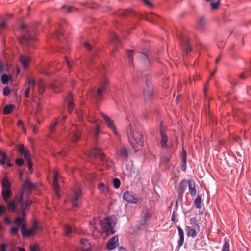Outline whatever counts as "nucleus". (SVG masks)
Wrapping results in <instances>:
<instances>
[{"label":"nucleus","mask_w":251,"mask_h":251,"mask_svg":"<svg viewBox=\"0 0 251 251\" xmlns=\"http://www.w3.org/2000/svg\"><path fill=\"white\" fill-rule=\"evenodd\" d=\"M32 203V201L30 199L27 200L25 204L22 203L18 212V214L20 216L16 218L14 220L15 224L20 226L22 234L24 236L27 237L32 236L36 233V231H34L32 228L29 229H26V224L25 222L27 211H29L30 206Z\"/></svg>","instance_id":"obj_1"},{"label":"nucleus","mask_w":251,"mask_h":251,"mask_svg":"<svg viewBox=\"0 0 251 251\" xmlns=\"http://www.w3.org/2000/svg\"><path fill=\"white\" fill-rule=\"evenodd\" d=\"M130 144L133 148H136L137 146H142L144 144L143 135L136 127L135 124L130 123Z\"/></svg>","instance_id":"obj_2"},{"label":"nucleus","mask_w":251,"mask_h":251,"mask_svg":"<svg viewBox=\"0 0 251 251\" xmlns=\"http://www.w3.org/2000/svg\"><path fill=\"white\" fill-rule=\"evenodd\" d=\"M103 232L108 234H113L115 233L113 229L116 224L115 219L112 217H106L100 223Z\"/></svg>","instance_id":"obj_3"},{"label":"nucleus","mask_w":251,"mask_h":251,"mask_svg":"<svg viewBox=\"0 0 251 251\" xmlns=\"http://www.w3.org/2000/svg\"><path fill=\"white\" fill-rule=\"evenodd\" d=\"M108 81L104 78L98 88L93 92V97L98 100H100L108 87Z\"/></svg>","instance_id":"obj_4"},{"label":"nucleus","mask_w":251,"mask_h":251,"mask_svg":"<svg viewBox=\"0 0 251 251\" xmlns=\"http://www.w3.org/2000/svg\"><path fill=\"white\" fill-rule=\"evenodd\" d=\"M2 195L5 202H7V200L12 195L11 190V185L8 180L6 178L3 179L2 181Z\"/></svg>","instance_id":"obj_5"},{"label":"nucleus","mask_w":251,"mask_h":251,"mask_svg":"<svg viewBox=\"0 0 251 251\" xmlns=\"http://www.w3.org/2000/svg\"><path fill=\"white\" fill-rule=\"evenodd\" d=\"M28 199H27L25 201L28 200ZM23 192L20 194L19 196H16L15 197L14 199V201H9L8 200L7 202H5L7 203V205L8 208V210L10 211H11L12 212H14L15 211L16 208V204L15 203V202L16 203H20L22 204V203L25 204V202L24 203L23 202ZM22 205H21V206Z\"/></svg>","instance_id":"obj_6"},{"label":"nucleus","mask_w":251,"mask_h":251,"mask_svg":"<svg viewBox=\"0 0 251 251\" xmlns=\"http://www.w3.org/2000/svg\"><path fill=\"white\" fill-rule=\"evenodd\" d=\"M89 155L92 156L95 158L99 157L103 164L106 163L108 160V158L106 155L102 152L101 149L99 148H95L92 149Z\"/></svg>","instance_id":"obj_7"},{"label":"nucleus","mask_w":251,"mask_h":251,"mask_svg":"<svg viewBox=\"0 0 251 251\" xmlns=\"http://www.w3.org/2000/svg\"><path fill=\"white\" fill-rule=\"evenodd\" d=\"M123 198L128 203H136L138 199L136 198L132 192L126 191L123 193Z\"/></svg>","instance_id":"obj_8"},{"label":"nucleus","mask_w":251,"mask_h":251,"mask_svg":"<svg viewBox=\"0 0 251 251\" xmlns=\"http://www.w3.org/2000/svg\"><path fill=\"white\" fill-rule=\"evenodd\" d=\"M100 115L103 118L107 126L112 130L115 134H117V133L113 121L111 120L108 116L103 113H100Z\"/></svg>","instance_id":"obj_9"},{"label":"nucleus","mask_w":251,"mask_h":251,"mask_svg":"<svg viewBox=\"0 0 251 251\" xmlns=\"http://www.w3.org/2000/svg\"><path fill=\"white\" fill-rule=\"evenodd\" d=\"M36 184L32 183L29 180L27 179L25 180L23 184V189L27 192L28 194H30L31 192L36 188Z\"/></svg>","instance_id":"obj_10"},{"label":"nucleus","mask_w":251,"mask_h":251,"mask_svg":"<svg viewBox=\"0 0 251 251\" xmlns=\"http://www.w3.org/2000/svg\"><path fill=\"white\" fill-rule=\"evenodd\" d=\"M152 87L150 83L147 82L146 88L143 90V96L146 100L151 99L152 96Z\"/></svg>","instance_id":"obj_11"},{"label":"nucleus","mask_w":251,"mask_h":251,"mask_svg":"<svg viewBox=\"0 0 251 251\" xmlns=\"http://www.w3.org/2000/svg\"><path fill=\"white\" fill-rule=\"evenodd\" d=\"M196 226V229L192 228V227L188 226L186 227L185 230L188 236L192 237L193 238H195L197 236L198 233L200 232V226L197 225Z\"/></svg>","instance_id":"obj_12"},{"label":"nucleus","mask_w":251,"mask_h":251,"mask_svg":"<svg viewBox=\"0 0 251 251\" xmlns=\"http://www.w3.org/2000/svg\"><path fill=\"white\" fill-rule=\"evenodd\" d=\"M33 39L28 33V31L26 32L19 39L20 44L22 45H28L30 41Z\"/></svg>","instance_id":"obj_13"},{"label":"nucleus","mask_w":251,"mask_h":251,"mask_svg":"<svg viewBox=\"0 0 251 251\" xmlns=\"http://www.w3.org/2000/svg\"><path fill=\"white\" fill-rule=\"evenodd\" d=\"M119 245L118 238L117 236L112 237L107 243V248L108 250H111Z\"/></svg>","instance_id":"obj_14"},{"label":"nucleus","mask_w":251,"mask_h":251,"mask_svg":"<svg viewBox=\"0 0 251 251\" xmlns=\"http://www.w3.org/2000/svg\"><path fill=\"white\" fill-rule=\"evenodd\" d=\"M58 179V174L56 171L54 172V177L53 179V187L54 188V190L55 193L57 197L58 198H60L59 194V185L57 181Z\"/></svg>","instance_id":"obj_15"},{"label":"nucleus","mask_w":251,"mask_h":251,"mask_svg":"<svg viewBox=\"0 0 251 251\" xmlns=\"http://www.w3.org/2000/svg\"><path fill=\"white\" fill-rule=\"evenodd\" d=\"M18 150L20 153L24 155L25 158L26 159V160H27V159H30V151L29 150H26V149L24 145H19L18 147Z\"/></svg>","instance_id":"obj_16"},{"label":"nucleus","mask_w":251,"mask_h":251,"mask_svg":"<svg viewBox=\"0 0 251 251\" xmlns=\"http://www.w3.org/2000/svg\"><path fill=\"white\" fill-rule=\"evenodd\" d=\"M160 132L161 137V140L160 141L161 145L163 148H167L168 147L167 144L168 142V137L161 128L160 130Z\"/></svg>","instance_id":"obj_17"},{"label":"nucleus","mask_w":251,"mask_h":251,"mask_svg":"<svg viewBox=\"0 0 251 251\" xmlns=\"http://www.w3.org/2000/svg\"><path fill=\"white\" fill-rule=\"evenodd\" d=\"M80 244L81 251H91V245L87 239H82Z\"/></svg>","instance_id":"obj_18"},{"label":"nucleus","mask_w":251,"mask_h":251,"mask_svg":"<svg viewBox=\"0 0 251 251\" xmlns=\"http://www.w3.org/2000/svg\"><path fill=\"white\" fill-rule=\"evenodd\" d=\"M189 191L192 196H195L197 194L195 183L194 180H189L188 181Z\"/></svg>","instance_id":"obj_19"},{"label":"nucleus","mask_w":251,"mask_h":251,"mask_svg":"<svg viewBox=\"0 0 251 251\" xmlns=\"http://www.w3.org/2000/svg\"><path fill=\"white\" fill-rule=\"evenodd\" d=\"M116 155L118 157L126 158L128 156L126 149L125 147H123L119 149L117 151Z\"/></svg>","instance_id":"obj_20"},{"label":"nucleus","mask_w":251,"mask_h":251,"mask_svg":"<svg viewBox=\"0 0 251 251\" xmlns=\"http://www.w3.org/2000/svg\"><path fill=\"white\" fill-rule=\"evenodd\" d=\"M66 100L68 101V110L71 113L74 109V103L73 96L71 94H69L66 98Z\"/></svg>","instance_id":"obj_21"},{"label":"nucleus","mask_w":251,"mask_h":251,"mask_svg":"<svg viewBox=\"0 0 251 251\" xmlns=\"http://www.w3.org/2000/svg\"><path fill=\"white\" fill-rule=\"evenodd\" d=\"M177 228L178 230V234L179 236V239L178 241V247L180 248L182 246L184 243V232L182 228H181L180 227H178Z\"/></svg>","instance_id":"obj_22"},{"label":"nucleus","mask_w":251,"mask_h":251,"mask_svg":"<svg viewBox=\"0 0 251 251\" xmlns=\"http://www.w3.org/2000/svg\"><path fill=\"white\" fill-rule=\"evenodd\" d=\"M20 61L23 65L24 68H26L28 66V64L30 61L29 57L21 55L20 57Z\"/></svg>","instance_id":"obj_23"},{"label":"nucleus","mask_w":251,"mask_h":251,"mask_svg":"<svg viewBox=\"0 0 251 251\" xmlns=\"http://www.w3.org/2000/svg\"><path fill=\"white\" fill-rule=\"evenodd\" d=\"M248 76H251V63L250 67L248 68L245 72L240 75L239 76L240 79L244 80Z\"/></svg>","instance_id":"obj_24"},{"label":"nucleus","mask_w":251,"mask_h":251,"mask_svg":"<svg viewBox=\"0 0 251 251\" xmlns=\"http://www.w3.org/2000/svg\"><path fill=\"white\" fill-rule=\"evenodd\" d=\"M37 87L39 93L42 95L45 90V84L42 79L38 80L37 82Z\"/></svg>","instance_id":"obj_25"},{"label":"nucleus","mask_w":251,"mask_h":251,"mask_svg":"<svg viewBox=\"0 0 251 251\" xmlns=\"http://www.w3.org/2000/svg\"><path fill=\"white\" fill-rule=\"evenodd\" d=\"M98 189L101 193L103 194H106L108 192V186L102 182L98 184Z\"/></svg>","instance_id":"obj_26"},{"label":"nucleus","mask_w":251,"mask_h":251,"mask_svg":"<svg viewBox=\"0 0 251 251\" xmlns=\"http://www.w3.org/2000/svg\"><path fill=\"white\" fill-rule=\"evenodd\" d=\"M78 192H75L74 196L71 200V202L73 206L77 207L78 206Z\"/></svg>","instance_id":"obj_27"},{"label":"nucleus","mask_w":251,"mask_h":251,"mask_svg":"<svg viewBox=\"0 0 251 251\" xmlns=\"http://www.w3.org/2000/svg\"><path fill=\"white\" fill-rule=\"evenodd\" d=\"M91 122H94L96 123V127L94 131V136L95 138H97L99 134L100 133V126H99V123L97 120H90Z\"/></svg>","instance_id":"obj_28"},{"label":"nucleus","mask_w":251,"mask_h":251,"mask_svg":"<svg viewBox=\"0 0 251 251\" xmlns=\"http://www.w3.org/2000/svg\"><path fill=\"white\" fill-rule=\"evenodd\" d=\"M14 106L13 105H7L3 109V113L4 114H9L13 110Z\"/></svg>","instance_id":"obj_29"},{"label":"nucleus","mask_w":251,"mask_h":251,"mask_svg":"<svg viewBox=\"0 0 251 251\" xmlns=\"http://www.w3.org/2000/svg\"><path fill=\"white\" fill-rule=\"evenodd\" d=\"M188 185V181H187L186 180L183 179L181 181L180 187L182 193H183L186 190Z\"/></svg>","instance_id":"obj_30"},{"label":"nucleus","mask_w":251,"mask_h":251,"mask_svg":"<svg viewBox=\"0 0 251 251\" xmlns=\"http://www.w3.org/2000/svg\"><path fill=\"white\" fill-rule=\"evenodd\" d=\"M194 203L198 209H201V197L200 195L198 196L196 199Z\"/></svg>","instance_id":"obj_31"},{"label":"nucleus","mask_w":251,"mask_h":251,"mask_svg":"<svg viewBox=\"0 0 251 251\" xmlns=\"http://www.w3.org/2000/svg\"><path fill=\"white\" fill-rule=\"evenodd\" d=\"M61 9L64 10V11L66 13H71L74 11H76V9L74 8L73 7L71 6H66L65 5H63L61 7Z\"/></svg>","instance_id":"obj_32"},{"label":"nucleus","mask_w":251,"mask_h":251,"mask_svg":"<svg viewBox=\"0 0 251 251\" xmlns=\"http://www.w3.org/2000/svg\"><path fill=\"white\" fill-rule=\"evenodd\" d=\"M11 76H8L6 74H3L1 76V81L3 84H7L9 80H11Z\"/></svg>","instance_id":"obj_33"},{"label":"nucleus","mask_w":251,"mask_h":251,"mask_svg":"<svg viewBox=\"0 0 251 251\" xmlns=\"http://www.w3.org/2000/svg\"><path fill=\"white\" fill-rule=\"evenodd\" d=\"M54 37L61 41L63 38V32L62 30L57 31L54 35Z\"/></svg>","instance_id":"obj_34"},{"label":"nucleus","mask_w":251,"mask_h":251,"mask_svg":"<svg viewBox=\"0 0 251 251\" xmlns=\"http://www.w3.org/2000/svg\"><path fill=\"white\" fill-rule=\"evenodd\" d=\"M133 50H127V54L128 57V62L129 65H131L133 63V57H132V53H133Z\"/></svg>","instance_id":"obj_35"},{"label":"nucleus","mask_w":251,"mask_h":251,"mask_svg":"<svg viewBox=\"0 0 251 251\" xmlns=\"http://www.w3.org/2000/svg\"><path fill=\"white\" fill-rule=\"evenodd\" d=\"M205 20L203 18H201L198 21V27L200 29H202L205 25Z\"/></svg>","instance_id":"obj_36"},{"label":"nucleus","mask_w":251,"mask_h":251,"mask_svg":"<svg viewBox=\"0 0 251 251\" xmlns=\"http://www.w3.org/2000/svg\"><path fill=\"white\" fill-rule=\"evenodd\" d=\"M220 3L219 0H212L211 2V6L212 9H216Z\"/></svg>","instance_id":"obj_37"},{"label":"nucleus","mask_w":251,"mask_h":251,"mask_svg":"<svg viewBox=\"0 0 251 251\" xmlns=\"http://www.w3.org/2000/svg\"><path fill=\"white\" fill-rule=\"evenodd\" d=\"M57 124V121H52L50 125V130L51 132H53L55 131V127L56 126V125Z\"/></svg>","instance_id":"obj_38"},{"label":"nucleus","mask_w":251,"mask_h":251,"mask_svg":"<svg viewBox=\"0 0 251 251\" xmlns=\"http://www.w3.org/2000/svg\"><path fill=\"white\" fill-rule=\"evenodd\" d=\"M151 216V213L149 211H146L144 214V217H143V222L145 223H146V222L150 218Z\"/></svg>","instance_id":"obj_39"},{"label":"nucleus","mask_w":251,"mask_h":251,"mask_svg":"<svg viewBox=\"0 0 251 251\" xmlns=\"http://www.w3.org/2000/svg\"><path fill=\"white\" fill-rule=\"evenodd\" d=\"M121 184L120 181L118 178H114L113 179V185L115 188L118 189L120 187Z\"/></svg>","instance_id":"obj_40"},{"label":"nucleus","mask_w":251,"mask_h":251,"mask_svg":"<svg viewBox=\"0 0 251 251\" xmlns=\"http://www.w3.org/2000/svg\"><path fill=\"white\" fill-rule=\"evenodd\" d=\"M222 251H229V244L227 241H226L224 244Z\"/></svg>","instance_id":"obj_41"},{"label":"nucleus","mask_w":251,"mask_h":251,"mask_svg":"<svg viewBox=\"0 0 251 251\" xmlns=\"http://www.w3.org/2000/svg\"><path fill=\"white\" fill-rule=\"evenodd\" d=\"M185 46L186 53V54H188V53L192 51V48L188 43V42L187 39H186V45Z\"/></svg>","instance_id":"obj_42"},{"label":"nucleus","mask_w":251,"mask_h":251,"mask_svg":"<svg viewBox=\"0 0 251 251\" xmlns=\"http://www.w3.org/2000/svg\"><path fill=\"white\" fill-rule=\"evenodd\" d=\"M26 161L28 163V164H27L28 169L29 172H30V173H32V172H33L32 163L31 162V158L27 159V160H26Z\"/></svg>","instance_id":"obj_43"},{"label":"nucleus","mask_w":251,"mask_h":251,"mask_svg":"<svg viewBox=\"0 0 251 251\" xmlns=\"http://www.w3.org/2000/svg\"><path fill=\"white\" fill-rule=\"evenodd\" d=\"M36 84L35 80L34 79H30L28 80V85L32 86V91L34 92L35 91V85Z\"/></svg>","instance_id":"obj_44"},{"label":"nucleus","mask_w":251,"mask_h":251,"mask_svg":"<svg viewBox=\"0 0 251 251\" xmlns=\"http://www.w3.org/2000/svg\"><path fill=\"white\" fill-rule=\"evenodd\" d=\"M19 231L18 227L14 226L12 227L10 229L11 233L13 235H16L18 234Z\"/></svg>","instance_id":"obj_45"},{"label":"nucleus","mask_w":251,"mask_h":251,"mask_svg":"<svg viewBox=\"0 0 251 251\" xmlns=\"http://www.w3.org/2000/svg\"><path fill=\"white\" fill-rule=\"evenodd\" d=\"M170 161V157L168 156H163L161 157L160 161L162 163L167 164Z\"/></svg>","instance_id":"obj_46"},{"label":"nucleus","mask_w":251,"mask_h":251,"mask_svg":"<svg viewBox=\"0 0 251 251\" xmlns=\"http://www.w3.org/2000/svg\"><path fill=\"white\" fill-rule=\"evenodd\" d=\"M182 159L184 162V164H185L186 163V151L184 150H182Z\"/></svg>","instance_id":"obj_47"},{"label":"nucleus","mask_w":251,"mask_h":251,"mask_svg":"<svg viewBox=\"0 0 251 251\" xmlns=\"http://www.w3.org/2000/svg\"><path fill=\"white\" fill-rule=\"evenodd\" d=\"M111 40L113 42H115V43H118L119 42L118 37L117 35L115 34H113L111 35Z\"/></svg>","instance_id":"obj_48"},{"label":"nucleus","mask_w":251,"mask_h":251,"mask_svg":"<svg viewBox=\"0 0 251 251\" xmlns=\"http://www.w3.org/2000/svg\"><path fill=\"white\" fill-rule=\"evenodd\" d=\"M190 222L192 224V228L196 229V225L199 226V224L196 221L195 219H193V218H191L190 219Z\"/></svg>","instance_id":"obj_49"},{"label":"nucleus","mask_w":251,"mask_h":251,"mask_svg":"<svg viewBox=\"0 0 251 251\" xmlns=\"http://www.w3.org/2000/svg\"><path fill=\"white\" fill-rule=\"evenodd\" d=\"M65 231L66 235L68 236L72 232L71 228L68 226L65 227Z\"/></svg>","instance_id":"obj_50"},{"label":"nucleus","mask_w":251,"mask_h":251,"mask_svg":"<svg viewBox=\"0 0 251 251\" xmlns=\"http://www.w3.org/2000/svg\"><path fill=\"white\" fill-rule=\"evenodd\" d=\"M30 91V89L29 87H27L25 89V92H24V95L25 98H29V93Z\"/></svg>","instance_id":"obj_51"},{"label":"nucleus","mask_w":251,"mask_h":251,"mask_svg":"<svg viewBox=\"0 0 251 251\" xmlns=\"http://www.w3.org/2000/svg\"><path fill=\"white\" fill-rule=\"evenodd\" d=\"M33 229L36 232L39 229V226L37 222L34 221L33 224V226L32 227Z\"/></svg>","instance_id":"obj_52"},{"label":"nucleus","mask_w":251,"mask_h":251,"mask_svg":"<svg viewBox=\"0 0 251 251\" xmlns=\"http://www.w3.org/2000/svg\"><path fill=\"white\" fill-rule=\"evenodd\" d=\"M145 4H146L149 7H153V4L148 0H142Z\"/></svg>","instance_id":"obj_53"},{"label":"nucleus","mask_w":251,"mask_h":251,"mask_svg":"<svg viewBox=\"0 0 251 251\" xmlns=\"http://www.w3.org/2000/svg\"><path fill=\"white\" fill-rule=\"evenodd\" d=\"M17 125L18 126H21L23 131L24 132H25V128L24 126H23V122L21 120H19L18 121Z\"/></svg>","instance_id":"obj_54"},{"label":"nucleus","mask_w":251,"mask_h":251,"mask_svg":"<svg viewBox=\"0 0 251 251\" xmlns=\"http://www.w3.org/2000/svg\"><path fill=\"white\" fill-rule=\"evenodd\" d=\"M78 139V135L76 133H75L73 135V136L72 138V140L73 142H77Z\"/></svg>","instance_id":"obj_55"},{"label":"nucleus","mask_w":251,"mask_h":251,"mask_svg":"<svg viewBox=\"0 0 251 251\" xmlns=\"http://www.w3.org/2000/svg\"><path fill=\"white\" fill-rule=\"evenodd\" d=\"M16 163L17 165L21 166L22 165H23L24 164V160L21 158H18L16 160Z\"/></svg>","instance_id":"obj_56"},{"label":"nucleus","mask_w":251,"mask_h":251,"mask_svg":"<svg viewBox=\"0 0 251 251\" xmlns=\"http://www.w3.org/2000/svg\"><path fill=\"white\" fill-rule=\"evenodd\" d=\"M30 251H39L38 246L32 245L30 247Z\"/></svg>","instance_id":"obj_57"},{"label":"nucleus","mask_w":251,"mask_h":251,"mask_svg":"<svg viewBox=\"0 0 251 251\" xmlns=\"http://www.w3.org/2000/svg\"><path fill=\"white\" fill-rule=\"evenodd\" d=\"M10 91L8 88H5L3 89V94L4 96H7L9 94Z\"/></svg>","instance_id":"obj_58"},{"label":"nucleus","mask_w":251,"mask_h":251,"mask_svg":"<svg viewBox=\"0 0 251 251\" xmlns=\"http://www.w3.org/2000/svg\"><path fill=\"white\" fill-rule=\"evenodd\" d=\"M140 58L142 61H145V62H146V61L147 60V56L145 54H143V53H142L140 54Z\"/></svg>","instance_id":"obj_59"},{"label":"nucleus","mask_w":251,"mask_h":251,"mask_svg":"<svg viewBox=\"0 0 251 251\" xmlns=\"http://www.w3.org/2000/svg\"><path fill=\"white\" fill-rule=\"evenodd\" d=\"M84 45L86 49H88V50H91L92 46L89 43L85 42Z\"/></svg>","instance_id":"obj_60"},{"label":"nucleus","mask_w":251,"mask_h":251,"mask_svg":"<svg viewBox=\"0 0 251 251\" xmlns=\"http://www.w3.org/2000/svg\"><path fill=\"white\" fill-rule=\"evenodd\" d=\"M7 246L4 244H2L0 247V251H6Z\"/></svg>","instance_id":"obj_61"},{"label":"nucleus","mask_w":251,"mask_h":251,"mask_svg":"<svg viewBox=\"0 0 251 251\" xmlns=\"http://www.w3.org/2000/svg\"><path fill=\"white\" fill-rule=\"evenodd\" d=\"M6 22L5 21H2L0 24V28H5L6 27Z\"/></svg>","instance_id":"obj_62"},{"label":"nucleus","mask_w":251,"mask_h":251,"mask_svg":"<svg viewBox=\"0 0 251 251\" xmlns=\"http://www.w3.org/2000/svg\"><path fill=\"white\" fill-rule=\"evenodd\" d=\"M65 63L66 64V65L68 66V67L69 68H70V67H71L70 63L69 60L68 59V58L66 57L65 58Z\"/></svg>","instance_id":"obj_63"},{"label":"nucleus","mask_w":251,"mask_h":251,"mask_svg":"<svg viewBox=\"0 0 251 251\" xmlns=\"http://www.w3.org/2000/svg\"><path fill=\"white\" fill-rule=\"evenodd\" d=\"M27 27V25L24 23L21 24V25H20V28L22 29H26Z\"/></svg>","instance_id":"obj_64"}]
</instances>
